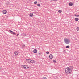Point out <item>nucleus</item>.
I'll list each match as a JSON object with an SVG mask.
<instances>
[{"instance_id":"f257e3e1","label":"nucleus","mask_w":79,"mask_h":79,"mask_svg":"<svg viewBox=\"0 0 79 79\" xmlns=\"http://www.w3.org/2000/svg\"><path fill=\"white\" fill-rule=\"evenodd\" d=\"M65 73L67 74H69L70 73H71V71H72V70H71L69 69V67H67L65 68Z\"/></svg>"},{"instance_id":"f03ea898","label":"nucleus","mask_w":79,"mask_h":79,"mask_svg":"<svg viewBox=\"0 0 79 79\" xmlns=\"http://www.w3.org/2000/svg\"><path fill=\"white\" fill-rule=\"evenodd\" d=\"M21 67L22 68H24V69H31V68L28 66V65H21Z\"/></svg>"},{"instance_id":"7ed1b4c3","label":"nucleus","mask_w":79,"mask_h":79,"mask_svg":"<svg viewBox=\"0 0 79 79\" xmlns=\"http://www.w3.org/2000/svg\"><path fill=\"white\" fill-rule=\"evenodd\" d=\"M64 41L66 44H69L70 43V40L67 38H65Z\"/></svg>"},{"instance_id":"20e7f679","label":"nucleus","mask_w":79,"mask_h":79,"mask_svg":"<svg viewBox=\"0 0 79 79\" xmlns=\"http://www.w3.org/2000/svg\"><path fill=\"white\" fill-rule=\"evenodd\" d=\"M14 54L15 56H17V55H18V54L19 52L17 51H15L14 53Z\"/></svg>"},{"instance_id":"39448f33","label":"nucleus","mask_w":79,"mask_h":79,"mask_svg":"<svg viewBox=\"0 0 79 79\" xmlns=\"http://www.w3.org/2000/svg\"><path fill=\"white\" fill-rule=\"evenodd\" d=\"M27 62V63H31V61H32V60L31 59H27L26 60Z\"/></svg>"},{"instance_id":"423d86ee","label":"nucleus","mask_w":79,"mask_h":79,"mask_svg":"<svg viewBox=\"0 0 79 79\" xmlns=\"http://www.w3.org/2000/svg\"><path fill=\"white\" fill-rule=\"evenodd\" d=\"M34 16V14L32 13H31L29 14V16L30 17H33Z\"/></svg>"},{"instance_id":"0eeeda50","label":"nucleus","mask_w":79,"mask_h":79,"mask_svg":"<svg viewBox=\"0 0 79 79\" xmlns=\"http://www.w3.org/2000/svg\"><path fill=\"white\" fill-rule=\"evenodd\" d=\"M53 55H52V54L49 55V58L50 59H52V58H53Z\"/></svg>"},{"instance_id":"6e6552de","label":"nucleus","mask_w":79,"mask_h":79,"mask_svg":"<svg viewBox=\"0 0 79 79\" xmlns=\"http://www.w3.org/2000/svg\"><path fill=\"white\" fill-rule=\"evenodd\" d=\"M2 12L3 14H6L7 13V11L6 10H3Z\"/></svg>"},{"instance_id":"1a4fd4ad","label":"nucleus","mask_w":79,"mask_h":79,"mask_svg":"<svg viewBox=\"0 0 79 79\" xmlns=\"http://www.w3.org/2000/svg\"><path fill=\"white\" fill-rule=\"evenodd\" d=\"M33 52L34 53H37V50L36 49H35L33 50Z\"/></svg>"},{"instance_id":"9d476101","label":"nucleus","mask_w":79,"mask_h":79,"mask_svg":"<svg viewBox=\"0 0 79 79\" xmlns=\"http://www.w3.org/2000/svg\"><path fill=\"white\" fill-rule=\"evenodd\" d=\"M35 61L34 60H32L31 61V63H35Z\"/></svg>"},{"instance_id":"9b49d317","label":"nucleus","mask_w":79,"mask_h":79,"mask_svg":"<svg viewBox=\"0 0 79 79\" xmlns=\"http://www.w3.org/2000/svg\"><path fill=\"white\" fill-rule=\"evenodd\" d=\"M69 69H70L72 70V69H73V68H74V67H73V66H70L69 67Z\"/></svg>"},{"instance_id":"f8f14e48","label":"nucleus","mask_w":79,"mask_h":79,"mask_svg":"<svg viewBox=\"0 0 79 79\" xmlns=\"http://www.w3.org/2000/svg\"><path fill=\"white\" fill-rule=\"evenodd\" d=\"M73 3H72V2H70L69 4V5L70 6H73Z\"/></svg>"},{"instance_id":"ddd939ff","label":"nucleus","mask_w":79,"mask_h":79,"mask_svg":"<svg viewBox=\"0 0 79 79\" xmlns=\"http://www.w3.org/2000/svg\"><path fill=\"white\" fill-rule=\"evenodd\" d=\"M75 20L76 21H79V18H75Z\"/></svg>"},{"instance_id":"4468645a","label":"nucleus","mask_w":79,"mask_h":79,"mask_svg":"<svg viewBox=\"0 0 79 79\" xmlns=\"http://www.w3.org/2000/svg\"><path fill=\"white\" fill-rule=\"evenodd\" d=\"M74 16H76V17H79V15L75 14L74 15Z\"/></svg>"},{"instance_id":"2eb2a0df","label":"nucleus","mask_w":79,"mask_h":79,"mask_svg":"<svg viewBox=\"0 0 79 79\" xmlns=\"http://www.w3.org/2000/svg\"><path fill=\"white\" fill-rule=\"evenodd\" d=\"M58 12L59 13H62V10H59Z\"/></svg>"},{"instance_id":"dca6fc26","label":"nucleus","mask_w":79,"mask_h":79,"mask_svg":"<svg viewBox=\"0 0 79 79\" xmlns=\"http://www.w3.org/2000/svg\"><path fill=\"white\" fill-rule=\"evenodd\" d=\"M76 29L77 31H79V27H78Z\"/></svg>"},{"instance_id":"f3484780","label":"nucleus","mask_w":79,"mask_h":79,"mask_svg":"<svg viewBox=\"0 0 79 79\" xmlns=\"http://www.w3.org/2000/svg\"><path fill=\"white\" fill-rule=\"evenodd\" d=\"M53 63H56V60H53Z\"/></svg>"},{"instance_id":"a211bd4d","label":"nucleus","mask_w":79,"mask_h":79,"mask_svg":"<svg viewBox=\"0 0 79 79\" xmlns=\"http://www.w3.org/2000/svg\"><path fill=\"white\" fill-rule=\"evenodd\" d=\"M37 1H35L34 2V4L35 5L37 4Z\"/></svg>"},{"instance_id":"6ab92c4d","label":"nucleus","mask_w":79,"mask_h":79,"mask_svg":"<svg viewBox=\"0 0 79 79\" xmlns=\"http://www.w3.org/2000/svg\"><path fill=\"white\" fill-rule=\"evenodd\" d=\"M12 34H13V35H16V33L13 32L12 33Z\"/></svg>"},{"instance_id":"aec40b11","label":"nucleus","mask_w":79,"mask_h":79,"mask_svg":"<svg viewBox=\"0 0 79 79\" xmlns=\"http://www.w3.org/2000/svg\"><path fill=\"white\" fill-rule=\"evenodd\" d=\"M69 48V46H66V48Z\"/></svg>"},{"instance_id":"412c9836","label":"nucleus","mask_w":79,"mask_h":79,"mask_svg":"<svg viewBox=\"0 0 79 79\" xmlns=\"http://www.w3.org/2000/svg\"><path fill=\"white\" fill-rule=\"evenodd\" d=\"M46 54H47V55H48V54H49V52L48 51L47 52Z\"/></svg>"},{"instance_id":"4be33fe9","label":"nucleus","mask_w":79,"mask_h":79,"mask_svg":"<svg viewBox=\"0 0 79 79\" xmlns=\"http://www.w3.org/2000/svg\"><path fill=\"white\" fill-rule=\"evenodd\" d=\"M26 47V46H25V45H23L22 46V47L23 48H24V47Z\"/></svg>"},{"instance_id":"5701e85b","label":"nucleus","mask_w":79,"mask_h":79,"mask_svg":"<svg viewBox=\"0 0 79 79\" xmlns=\"http://www.w3.org/2000/svg\"><path fill=\"white\" fill-rule=\"evenodd\" d=\"M39 55H42V53H41V52H39Z\"/></svg>"},{"instance_id":"b1692460","label":"nucleus","mask_w":79,"mask_h":79,"mask_svg":"<svg viewBox=\"0 0 79 79\" xmlns=\"http://www.w3.org/2000/svg\"><path fill=\"white\" fill-rule=\"evenodd\" d=\"M43 79H47L46 77H44L43 78Z\"/></svg>"},{"instance_id":"393cba45","label":"nucleus","mask_w":79,"mask_h":79,"mask_svg":"<svg viewBox=\"0 0 79 79\" xmlns=\"http://www.w3.org/2000/svg\"><path fill=\"white\" fill-rule=\"evenodd\" d=\"M9 31H10V32H11V33H13V31H12L11 30H9Z\"/></svg>"},{"instance_id":"a878e982","label":"nucleus","mask_w":79,"mask_h":79,"mask_svg":"<svg viewBox=\"0 0 79 79\" xmlns=\"http://www.w3.org/2000/svg\"><path fill=\"white\" fill-rule=\"evenodd\" d=\"M40 4H37V6H39H39H40Z\"/></svg>"},{"instance_id":"bb28decb","label":"nucleus","mask_w":79,"mask_h":79,"mask_svg":"<svg viewBox=\"0 0 79 79\" xmlns=\"http://www.w3.org/2000/svg\"><path fill=\"white\" fill-rule=\"evenodd\" d=\"M0 70H2V67H0Z\"/></svg>"},{"instance_id":"cd10ccee","label":"nucleus","mask_w":79,"mask_h":79,"mask_svg":"<svg viewBox=\"0 0 79 79\" xmlns=\"http://www.w3.org/2000/svg\"><path fill=\"white\" fill-rule=\"evenodd\" d=\"M19 35V34H18L17 35V36H18V35Z\"/></svg>"},{"instance_id":"c85d7f7f","label":"nucleus","mask_w":79,"mask_h":79,"mask_svg":"<svg viewBox=\"0 0 79 79\" xmlns=\"http://www.w3.org/2000/svg\"><path fill=\"white\" fill-rule=\"evenodd\" d=\"M1 5V4L0 3V5Z\"/></svg>"},{"instance_id":"c756f323","label":"nucleus","mask_w":79,"mask_h":79,"mask_svg":"<svg viewBox=\"0 0 79 79\" xmlns=\"http://www.w3.org/2000/svg\"><path fill=\"white\" fill-rule=\"evenodd\" d=\"M64 52H65V51H64Z\"/></svg>"}]
</instances>
